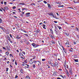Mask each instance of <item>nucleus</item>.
<instances>
[{
	"mask_svg": "<svg viewBox=\"0 0 79 79\" xmlns=\"http://www.w3.org/2000/svg\"><path fill=\"white\" fill-rule=\"evenodd\" d=\"M48 14L49 16H52L53 18H55V15H54V14L52 13H51Z\"/></svg>",
	"mask_w": 79,
	"mask_h": 79,
	"instance_id": "1",
	"label": "nucleus"
},
{
	"mask_svg": "<svg viewBox=\"0 0 79 79\" xmlns=\"http://www.w3.org/2000/svg\"><path fill=\"white\" fill-rule=\"evenodd\" d=\"M29 63H30L31 64H33V63H34V62H33V61H32V60H30L29 61Z\"/></svg>",
	"mask_w": 79,
	"mask_h": 79,
	"instance_id": "2",
	"label": "nucleus"
},
{
	"mask_svg": "<svg viewBox=\"0 0 79 79\" xmlns=\"http://www.w3.org/2000/svg\"><path fill=\"white\" fill-rule=\"evenodd\" d=\"M35 32H36L37 33H38L39 32H40V30H35Z\"/></svg>",
	"mask_w": 79,
	"mask_h": 79,
	"instance_id": "3",
	"label": "nucleus"
},
{
	"mask_svg": "<svg viewBox=\"0 0 79 79\" xmlns=\"http://www.w3.org/2000/svg\"><path fill=\"white\" fill-rule=\"evenodd\" d=\"M55 66H56L57 68H58V63H57V62H56L55 63Z\"/></svg>",
	"mask_w": 79,
	"mask_h": 79,
	"instance_id": "4",
	"label": "nucleus"
},
{
	"mask_svg": "<svg viewBox=\"0 0 79 79\" xmlns=\"http://www.w3.org/2000/svg\"><path fill=\"white\" fill-rule=\"evenodd\" d=\"M30 14H31V13L30 12L27 13L25 14L26 15H29V16H30Z\"/></svg>",
	"mask_w": 79,
	"mask_h": 79,
	"instance_id": "5",
	"label": "nucleus"
},
{
	"mask_svg": "<svg viewBox=\"0 0 79 79\" xmlns=\"http://www.w3.org/2000/svg\"><path fill=\"white\" fill-rule=\"evenodd\" d=\"M48 7H49V8L50 9V8H51V6H50V4L48 3Z\"/></svg>",
	"mask_w": 79,
	"mask_h": 79,
	"instance_id": "6",
	"label": "nucleus"
},
{
	"mask_svg": "<svg viewBox=\"0 0 79 79\" xmlns=\"http://www.w3.org/2000/svg\"><path fill=\"white\" fill-rule=\"evenodd\" d=\"M51 65L52 66V67H53V68H54V67H55V65L53 63H52L51 64Z\"/></svg>",
	"mask_w": 79,
	"mask_h": 79,
	"instance_id": "7",
	"label": "nucleus"
},
{
	"mask_svg": "<svg viewBox=\"0 0 79 79\" xmlns=\"http://www.w3.org/2000/svg\"><path fill=\"white\" fill-rule=\"evenodd\" d=\"M19 56H24V55L23 54V53L21 52L20 53H19Z\"/></svg>",
	"mask_w": 79,
	"mask_h": 79,
	"instance_id": "8",
	"label": "nucleus"
},
{
	"mask_svg": "<svg viewBox=\"0 0 79 79\" xmlns=\"http://www.w3.org/2000/svg\"><path fill=\"white\" fill-rule=\"evenodd\" d=\"M32 45L33 47H35V44L34 43H32L31 44Z\"/></svg>",
	"mask_w": 79,
	"mask_h": 79,
	"instance_id": "9",
	"label": "nucleus"
},
{
	"mask_svg": "<svg viewBox=\"0 0 79 79\" xmlns=\"http://www.w3.org/2000/svg\"><path fill=\"white\" fill-rule=\"evenodd\" d=\"M69 42L68 41H67L66 43H65V44L66 45H69Z\"/></svg>",
	"mask_w": 79,
	"mask_h": 79,
	"instance_id": "10",
	"label": "nucleus"
},
{
	"mask_svg": "<svg viewBox=\"0 0 79 79\" xmlns=\"http://www.w3.org/2000/svg\"><path fill=\"white\" fill-rule=\"evenodd\" d=\"M49 36L52 39H53V38H54V37L52 35H50Z\"/></svg>",
	"mask_w": 79,
	"mask_h": 79,
	"instance_id": "11",
	"label": "nucleus"
},
{
	"mask_svg": "<svg viewBox=\"0 0 79 79\" xmlns=\"http://www.w3.org/2000/svg\"><path fill=\"white\" fill-rule=\"evenodd\" d=\"M66 61H65L64 62V67L65 68H66Z\"/></svg>",
	"mask_w": 79,
	"mask_h": 79,
	"instance_id": "12",
	"label": "nucleus"
},
{
	"mask_svg": "<svg viewBox=\"0 0 79 79\" xmlns=\"http://www.w3.org/2000/svg\"><path fill=\"white\" fill-rule=\"evenodd\" d=\"M67 73V74L68 76H69V72H68V71H66Z\"/></svg>",
	"mask_w": 79,
	"mask_h": 79,
	"instance_id": "13",
	"label": "nucleus"
},
{
	"mask_svg": "<svg viewBox=\"0 0 79 79\" xmlns=\"http://www.w3.org/2000/svg\"><path fill=\"white\" fill-rule=\"evenodd\" d=\"M74 61H75V62H78V59H74Z\"/></svg>",
	"mask_w": 79,
	"mask_h": 79,
	"instance_id": "14",
	"label": "nucleus"
},
{
	"mask_svg": "<svg viewBox=\"0 0 79 79\" xmlns=\"http://www.w3.org/2000/svg\"><path fill=\"white\" fill-rule=\"evenodd\" d=\"M6 55L8 56L9 55V52H6Z\"/></svg>",
	"mask_w": 79,
	"mask_h": 79,
	"instance_id": "15",
	"label": "nucleus"
},
{
	"mask_svg": "<svg viewBox=\"0 0 79 79\" xmlns=\"http://www.w3.org/2000/svg\"><path fill=\"white\" fill-rule=\"evenodd\" d=\"M57 27H58V28H59V30H60L61 29H62L61 27H60V26H58Z\"/></svg>",
	"mask_w": 79,
	"mask_h": 79,
	"instance_id": "16",
	"label": "nucleus"
},
{
	"mask_svg": "<svg viewBox=\"0 0 79 79\" xmlns=\"http://www.w3.org/2000/svg\"><path fill=\"white\" fill-rule=\"evenodd\" d=\"M69 72L70 73H71V72H72V69H70L69 70Z\"/></svg>",
	"mask_w": 79,
	"mask_h": 79,
	"instance_id": "17",
	"label": "nucleus"
},
{
	"mask_svg": "<svg viewBox=\"0 0 79 79\" xmlns=\"http://www.w3.org/2000/svg\"><path fill=\"white\" fill-rule=\"evenodd\" d=\"M7 39L9 41L10 40H11V39H10V37L8 36L7 37Z\"/></svg>",
	"mask_w": 79,
	"mask_h": 79,
	"instance_id": "18",
	"label": "nucleus"
},
{
	"mask_svg": "<svg viewBox=\"0 0 79 79\" xmlns=\"http://www.w3.org/2000/svg\"><path fill=\"white\" fill-rule=\"evenodd\" d=\"M65 34L67 35V36H68L69 35V34L67 33H65Z\"/></svg>",
	"mask_w": 79,
	"mask_h": 79,
	"instance_id": "19",
	"label": "nucleus"
},
{
	"mask_svg": "<svg viewBox=\"0 0 79 79\" xmlns=\"http://www.w3.org/2000/svg\"><path fill=\"white\" fill-rule=\"evenodd\" d=\"M20 71L21 73H23V71L22 69H20Z\"/></svg>",
	"mask_w": 79,
	"mask_h": 79,
	"instance_id": "20",
	"label": "nucleus"
},
{
	"mask_svg": "<svg viewBox=\"0 0 79 79\" xmlns=\"http://www.w3.org/2000/svg\"><path fill=\"white\" fill-rule=\"evenodd\" d=\"M50 32L52 33V34H53V31H52V29H50Z\"/></svg>",
	"mask_w": 79,
	"mask_h": 79,
	"instance_id": "21",
	"label": "nucleus"
},
{
	"mask_svg": "<svg viewBox=\"0 0 79 79\" xmlns=\"http://www.w3.org/2000/svg\"><path fill=\"white\" fill-rule=\"evenodd\" d=\"M13 9H15L16 8V7L15 6H14L12 7Z\"/></svg>",
	"mask_w": 79,
	"mask_h": 79,
	"instance_id": "22",
	"label": "nucleus"
},
{
	"mask_svg": "<svg viewBox=\"0 0 79 79\" xmlns=\"http://www.w3.org/2000/svg\"><path fill=\"white\" fill-rule=\"evenodd\" d=\"M43 2L45 4H47V2H46V1H44Z\"/></svg>",
	"mask_w": 79,
	"mask_h": 79,
	"instance_id": "23",
	"label": "nucleus"
},
{
	"mask_svg": "<svg viewBox=\"0 0 79 79\" xmlns=\"http://www.w3.org/2000/svg\"><path fill=\"white\" fill-rule=\"evenodd\" d=\"M18 77V76L17 75H15V79H16Z\"/></svg>",
	"mask_w": 79,
	"mask_h": 79,
	"instance_id": "24",
	"label": "nucleus"
},
{
	"mask_svg": "<svg viewBox=\"0 0 79 79\" xmlns=\"http://www.w3.org/2000/svg\"><path fill=\"white\" fill-rule=\"evenodd\" d=\"M20 5H25L24 3H20Z\"/></svg>",
	"mask_w": 79,
	"mask_h": 79,
	"instance_id": "25",
	"label": "nucleus"
},
{
	"mask_svg": "<svg viewBox=\"0 0 79 79\" xmlns=\"http://www.w3.org/2000/svg\"><path fill=\"white\" fill-rule=\"evenodd\" d=\"M35 48H36V47H39V45H38V44H35Z\"/></svg>",
	"mask_w": 79,
	"mask_h": 79,
	"instance_id": "26",
	"label": "nucleus"
},
{
	"mask_svg": "<svg viewBox=\"0 0 79 79\" xmlns=\"http://www.w3.org/2000/svg\"><path fill=\"white\" fill-rule=\"evenodd\" d=\"M48 63H49V64H52L51 62H50V61H48Z\"/></svg>",
	"mask_w": 79,
	"mask_h": 79,
	"instance_id": "27",
	"label": "nucleus"
},
{
	"mask_svg": "<svg viewBox=\"0 0 79 79\" xmlns=\"http://www.w3.org/2000/svg\"><path fill=\"white\" fill-rule=\"evenodd\" d=\"M8 69H8V68H6V72H7L8 71Z\"/></svg>",
	"mask_w": 79,
	"mask_h": 79,
	"instance_id": "28",
	"label": "nucleus"
},
{
	"mask_svg": "<svg viewBox=\"0 0 79 79\" xmlns=\"http://www.w3.org/2000/svg\"><path fill=\"white\" fill-rule=\"evenodd\" d=\"M53 75L54 76H55V75H56V73H54L53 74Z\"/></svg>",
	"mask_w": 79,
	"mask_h": 79,
	"instance_id": "29",
	"label": "nucleus"
},
{
	"mask_svg": "<svg viewBox=\"0 0 79 79\" xmlns=\"http://www.w3.org/2000/svg\"><path fill=\"white\" fill-rule=\"evenodd\" d=\"M77 56L76 55H75L74 56V58H77Z\"/></svg>",
	"mask_w": 79,
	"mask_h": 79,
	"instance_id": "30",
	"label": "nucleus"
},
{
	"mask_svg": "<svg viewBox=\"0 0 79 79\" xmlns=\"http://www.w3.org/2000/svg\"><path fill=\"white\" fill-rule=\"evenodd\" d=\"M46 60V59H42V61H45Z\"/></svg>",
	"mask_w": 79,
	"mask_h": 79,
	"instance_id": "31",
	"label": "nucleus"
},
{
	"mask_svg": "<svg viewBox=\"0 0 79 79\" xmlns=\"http://www.w3.org/2000/svg\"><path fill=\"white\" fill-rule=\"evenodd\" d=\"M60 77H62V78H64V77H63V75H60Z\"/></svg>",
	"mask_w": 79,
	"mask_h": 79,
	"instance_id": "32",
	"label": "nucleus"
},
{
	"mask_svg": "<svg viewBox=\"0 0 79 79\" xmlns=\"http://www.w3.org/2000/svg\"><path fill=\"white\" fill-rule=\"evenodd\" d=\"M0 29H2V30H3V29H4V28H3V27H2L1 26H0Z\"/></svg>",
	"mask_w": 79,
	"mask_h": 79,
	"instance_id": "33",
	"label": "nucleus"
},
{
	"mask_svg": "<svg viewBox=\"0 0 79 79\" xmlns=\"http://www.w3.org/2000/svg\"><path fill=\"white\" fill-rule=\"evenodd\" d=\"M5 10H8V7H5Z\"/></svg>",
	"mask_w": 79,
	"mask_h": 79,
	"instance_id": "34",
	"label": "nucleus"
},
{
	"mask_svg": "<svg viewBox=\"0 0 79 79\" xmlns=\"http://www.w3.org/2000/svg\"><path fill=\"white\" fill-rule=\"evenodd\" d=\"M52 43L53 44H55V43L53 41H52Z\"/></svg>",
	"mask_w": 79,
	"mask_h": 79,
	"instance_id": "35",
	"label": "nucleus"
},
{
	"mask_svg": "<svg viewBox=\"0 0 79 79\" xmlns=\"http://www.w3.org/2000/svg\"><path fill=\"white\" fill-rule=\"evenodd\" d=\"M10 57H11V56L13 57V56H12V54H10Z\"/></svg>",
	"mask_w": 79,
	"mask_h": 79,
	"instance_id": "36",
	"label": "nucleus"
},
{
	"mask_svg": "<svg viewBox=\"0 0 79 79\" xmlns=\"http://www.w3.org/2000/svg\"><path fill=\"white\" fill-rule=\"evenodd\" d=\"M6 60V57H5L4 58V59H3V61H5V60Z\"/></svg>",
	"mask_w": 79,
	"mask_h": 79,
	"instance_id": "37",
	"label": "nucleus"
},
{
	"mask_svg": "<svg viewBox=\"0 0 79 79\" xmlns=\"http://www.w3.org/2000/svg\"><path fill=\"white\" fill-rule=\"evenodd\" d=\"M37 62H38V63H39L40 64H41L40 61L39 60H38V61H37Z\"/></svg>",
	"mask_w": 79,
	"mask_h": 79,
	"instance_id": "38",
	"label": "nucleus"
},
{
	"mask_svg": "<svg viewBox=\"0 0 79 79\" xmlns=\"http://www.w3.org/2000/svg\"><path fill=\"white\" fill-rule=\"evenodd\" d=\"M6 63H7V64H9V63H10V61H7L6 62Z\"/></svg>",
	"mask_w": 79,
	"mask_h": 79,
	"instance_id": "39",
	"label": "nucleus"
},
{
	"mask_svg": "<svg viewBox=\"0 0 79 79\" xmlns=\"http://www.w3.org/2000/svg\"><path fill=\"white\" fill-rule=\"evenodd\" d=\"M26 17H28L30 16V15H27L25 16Z\"/></svg>",
	"mask_w": 79,
	"mask_h": 79,
	"instance_id": "40",
	"label": "nucleus"
},
{
	"mask_svg": "<svg viewBox=\"0 0 79 79\" xmlns=\"http://www.w3.org/2000/svg\"><path fill=\"white\" fill-rule=\"evenodd\" d=\"M10 38H12V35H11V34H10Z\"/></svg>",
	"mask_w": 79,
	"mask_h": 79,
	"instance_id": "41",
	"label": "nucleus"
},
{
	"mask_svg": "<svg viewBox=\"0 0 79 79\" xmlns=\"http://www.w3.org/2000/svg\"><path fill=\"white\" fill-rule=\"evenodd\" d=\"M9 41H10V43H11V44H12V41H11V40H9Z\"/></svg>",
	"mask_w": 79,
	"mask_h": 79,
	"instance_id": "42",
	"label": "nucleus"
},
{
	"mask_svg": "<svg viewBox=\"0 0 79 79\" xmlns=\"http://www.w3.org/2000/svg\"><path fill=\"white\" fill-rule=\"evenodd\" d=\"M16 38L17 39H21V37H16Z\"/></svg>",
	"mask_w": 79,
	"mask_h": 79,
	"instance_id": "43",
	"label": "nucleus"
},
{
	"mask_svg": "<svg viewBox=\"0 0 79 79\" xmlns=\"http://www.w3.org/2000/svg\"><path fill=\"white\" fill-rule=\"evenodd\" d=\"M29 76H28V75H27V76H26V78H28V77H29Z\"/></svg>",
	"mask_w": 79,
	"mask_h": 79,
	"instance_id": "44",
	"label": "nucleus"
},
{
	"mask_svg": "<svg viewBox=\"0 0 79 79\" xmlns=\"http://www.w3.org/2000/svg\"><path fill=\"white\" fill-rule=\"evenodd\" d=\"M23 55H25L26 54V53L25 52H23Z\"/></svg>",
	"mask_w": 79,
	"mask_h": 79,
	"instance_id": "45",
	"label": "nucleus"
},
{
	"mask_svg": "<svg viewBox=\"0 0 79 79\" xmlns=\"http://www.w3.org/2000/svg\"><path fill=\"white\" fill-rule=\"evenodd\" d=\"M33 68H35V64L33 65Z\"/></svg>",
	"mask_w": 79,
	"mask_h": 79,
	"instance_id": "46",
	"label": "nucleus"
},
{
	"mask_svg": "<svg viewBox=\"0 0 79 79\" xmlns=\"http://www.w3.org/2000/svg\"><path fill=\"white\" fill-rule=\"evenodd\" d=\"M15 65H17V62H16V61H15Z\"/></svg>",
	"mask_w": 79,
	"mask_h": 79,
	"instance_id": "47",
	"label": "nucleus"
},
{
	"mask_svg": "<svg viewBox=\"0 0 79 79\" xmlns=\"http://www.w3.org/2000/svg\"><path fill=\"white\" fill-rule=\"evenodd\" d=\"M2 10H4V11H5V9H3L2 8Z\"/></svg>",
	"mask_w": 79,
	"mask_h": 79,
	"instance_id": "48",
	"label": "nucleus"
},
{
	"mask_svg": "<svg viewBox=\"0 0 79 79\" xmlns=\"http://www.w3.org/2000/svg\"><path fill=\"white\" fill-rule=\"evenodd\" d=\"M58 7H61L60 5H58Z\"/></svg>",
	"mask_w": 79,
	"mask_h": 79,
	"instance_id": "49",
	"label": "nucleus"
},
{
	"mask_svg": "<svg viewBox=\"0 0 79 79\" xmlns=\"http://www.w3.org/2000/svg\"><path fill=\"white\" fill-rule=\"evenodd\" d=\"M69 51L70 52H73V51L71 50H69Z\"/></svg>",
	"mask_w": 79,
	"mask_h": 79,
	"instance_id": "50",
	"label": "nucleus"
},
{
	"mask_svg": "<svg viewBox=\"0 0 79 79\" xmlns=\"http://www.w3.org/2000/svg\"><path fill=\"white\" fill-rule=\"evenodd\" d=\"M23 10H26V11H27V8H24Z\"/></svg>",
	"mask_w": 79,
	"mask_h": 79,
	"instance_id": "51",
	"label": "nucleus"
},
{
	"mask_svg": "<svg viewBox=\"0 0 79 79\" xmlns=\"http://www.w3.org/2000/svg\"><path fill=\"white\" fill-rule=\"evenodd\" d=\"M25 64L26 65H27V66H28V67H29V65H28L27 64Z\"/></svg>",
	"mask_w": 79,
	"mask_h": 79,
	"instance_id": "52",
	"label": "nucleus"
},
{
	"mask_svg": "<svg viewBox=\"0 0 79 79\" xmlns=\"http://www.w3.org/2000/svg\"><path fill=\"white\" fill-rule=\"evenodd\" d=\"M66 67H67V69H68V68H69V67H68V65H66Z\"/></svg>",
	"mask_w": 79,
	"mask_h": 79,
	"instance_id": "53",
	"label": "nucleus"
},
{
	"mask_svg": "<svg viewBox=\"0 0 79 79\" xmlns=\"http://www.w3.org/2000/svg\"><path fill=\"white\" fill-rule=\"evenodd\" d=\"M0 21H1V22H2V19H1V18H0Z\"/></svg>",
	"mask_w": 79,
	"mask_h": 79,
	"instance_id": "54",
	"label": "nucleus"
},
{
	"mask_svg": "<svg viewBox=\"0 0 79 79\" xmlns=\"http://www.w3.org/2000/svg\"><path fill=\"white\" fill-rule=\"evenodd\" d=\"M2 48L3 49H4V50H6V48H5L4 47H3Z\"/></svg>",
	"mask_w": 79,
	"mask_h": 79,
	"instance_id": "55",
	"label": "nucleus"
},
{
	"mask_svg": "<svg viewBox=\"0 0 79 79\" xmlns=\"http://www.w3.org/2000/svg\"><path fill=\"white\" fill-rule=\"evenodd\" d=\"M1 4H3V2L2 1V2H1Z\"/></svg>",
	"mask_w": 79,
	"mask_h": 79,
	"instance_id": "56",
	"label": "nucleus"
},
{
	"mask_svg": "<svg viewBox=\"0 0 79 79\" xmlns=\"http://www.w3.org/2000/svg\"><path fill=\"white\" fill-rule=\"evenodd\" d=\"M24 35H26V36H28V35L27 34H24Z\"/></svg>",
	"mask_w": 79,
	"mask_h": 79,
	"instance_id": "57",
	"label": "nucleus"
},
{
	"mask_svg": "<svg viewBox=\"0 0 79 79\" xmlns=\"http://www.w3.org/2000/svg\"><path fill=\"white\" fill-rule=\"evenodd\" d=\"M22 66H24V64H22Z\"/></svg>",
	"mask_w": 79,
	"mask_h": 79,
	"instance_id": "58",
	"label": "nucleus"
},
{
	"mask_svg": "<svg viewBox=\"0 0 79 79\" xmlns=\"http://www.w3.org/2000/svg\"><path fill=\"white\" fill-rule=\"evenodd\" d=\"M34 63H37V61H34Z\"/></svg>",
	"mask_w": 79,
	"mask_h": 79,
	"instance_id": "59",
	"label": "nucleus"
},
{
	"mask_svg": "<svg viewBox=\"0 0 79 79\" xmlns=\"http://www.w3.org/2000/svg\"><path fill=\"white\" fill-rule=\"evenodd\" d=\"M42 24V23H39V25H41V24Z\"/></svg>",
	"mask_w": 79,
	"mask_h": 79,
	"instance_id": "60",
	"label": "nucleus"
},
{
	"mask_svg": "<svg viewBox=\"0 0 79 79\" xmlns=\"http://www.w3.org/2000/svg\"><path fill=\"white\" fill-rule=\"evenodd\" d=\"M4 5L6 4V2H4Z\"/></svg>",
	"mask_w": 79,
	"mask_h": 79,
	"instance_id": "61",
	"label": "nucleus"
},
{
	"mask_svg": "<svg viewBox=\"0 0 79 79\" xmlns=\"http://www.w3.org/2000/svg\"><path fill=\"white\" fill-rule=\"evenodd\" d=\"M56 15L57 16H59V14H58V12H56Z\"/></svg>",
	"mask_w": 79,
	"mask_h": 79,
	"instance_id": "62",
	"label": "nucleus"
},
{
	"mask_svg": "<svg viewBox=\"0 0 79 79\" xmlns=\"http://www.w3.org/2000/svg\"><path fill=\"white\" fill-rule=\"evenodd\" d=\"M22 15H23V14H24V12H22Z\"/></svg>",
	"mask_w": 79,
	"mask_h": 79,
	"instance_id": "63",
	"label": "nucleus"
},
{
	"mask_svg": "<svg viewBox=\"0 0 79 79\" xmlns=\"http://www.w3.org/2000/svg\"><path fill=\"white\" fill-rule=\"evenodd\" d=\"M54 23H57V21H54Z\"/></svg>",
	"mask_w": 79,
	"mask_h": 79,
	"instance_id": "64",
	"label": "nucleus"
}]
</instances>
